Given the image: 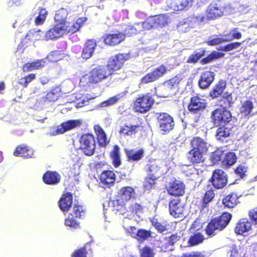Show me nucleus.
Returning a JSON list of instances; mask_svg holds the SVG:
<instances>
[{"mask_svg": "<svg viewBox=\"0 0 257 257\" xmlns=\"http://www.w3.org/2000/svg\"><path fill=\"white\" fill-rule=\"evenodd\" d=\"M83 206L79 205H74L72 212L71 213L72 216L80 218L84 214Z\"/></svg>", "mask_w": 257, "mask_h": 257, "instance_id": "obj_57", "label": "nucleus"}, {"mask_svg": "<svg viewBox=\"0 0 257 257\" xmlns=\"http://www.w3.org/2000/svg\"><path fill=\"white\" fill-rule=\"evenodd\" d=\"M184 211L183 204L178 199L172 200L169 203L170 214L174 217H179L182 215Z\"/></svg>", "mask_w": 257, "mask_h": 257, "instance_id": "obj_17", "label": "nucleus"}, {"mask_svg": "<svg viewBox=\"0 0 257 257\" xmlns=\"http://www.w3.org/2000/svg\"><path fill=\"white\" fill-rule=\"evenodd\" d=\"M61 58L62 56L59 51L52 52L47 57V59L52 62H57Z\"/></svg>", "mask_w": 257, "mask_h": 257, "instance_id": "obj_60", "label": "nucleus"}, {"mask_svg": "<svg viewBox=\"0 0 257 257\" xmlns=\"http://www.w3.org/2000/svg\"><path fill=\"white\" fill-rule=\"evenodd\" d=\"M223 152L221 150H217L211 155V158L214 164L216 163L221 159Z\"/></svg>", "mask_w": 257, "mask_h": 257, "instance_id": "obj_64", "label": "nucleus"}, {"mask_svg": "<svg viewBox=\"0 0 257 257\" xmlns=\"http://www.w3.org/2000/svg\"><path fill=\"white\" fill-rule=\"evenodd\" d=\"M95 84L91 72L83 75L80 80V85L83 87H89Z\"/></svg>", "mask_w": 257, "mask_h": 257, "instance_id": "obj_41", "label": "nucleus"}, {"mask_svg": "<svg viewBox=\"0 0 257 257\" xmlns=\"http://www.w3.org/2000/svg\"><path fill=\"white\" fill-rule=\"evenodd\" d=\"M247 167L244 164L239 165L235 170V173L241 178H243L247 172Z\"/></svg>", "mask_w": 257, "mask_h": 257, "instance_id": "obj_61", "label": "nucleus"}, {"mask_svg": "<svg viewBox=\"0 0 257 257\" xmlns=\"http://www.w3.org/2000/svg\"><path fill=\"white\" fill-rule=\"evenodd\" d=\"M96 42L92 40H89L85 43L82 52V57L83 59H88L90 58L96 47Z\"/></svg>", "mask_w": 257, "mask_h": 257, "instance_id": "obj_22", "label": "nucleus"}, {"mask_svg": "<svg viewBox=\"0 0 257 257\" xmlns=\"http://www.w3.org/2000/svg\"><path fill=\"white\" fill-rule=\"evenodd\" d=\"M128 58L129 56L126 54H119L113 56L109 59L106 67L112 74L122 68L125 61Z\"/></svg>", "mask_w": 257, "mask_h": 257, "instance_id": "obj_6", "label": "nucleus"}, {"mask_svg": "<svg viewBox=\"0 0 257 257\" xmlns=\"http://www.w3.org/2000/svg\"><path fill=\"white\" fill-rule=\"evenodd\" d=\"M205 52V50L204 49H199L195 51L188 58L187 62L191 63H196L204 55Z\"/></svg>", "mask_w": 257, "mask_h": 257, "instance_id": "obj_42", "label": "nucleus"}, {"mask_svg": "<svg viewBox=\"0 0 257 257\" xmlns=\"http://www.w3.org/2000/svg\"><path fill=\"white\" fill-rule=\"evenodd\" d=\"M194 1V0H180V4H181V6H179L177 9L181 10L185 9H188L192 6Z\"/></svg>", "mask_w": 257, "mask_h": 257, "instance_id": "obj_62", "label": "nucleus"}, {"mask_svg": "<svg viewBox=\"0 0 257 257\" xmlns=\"http://www.w3.org/2000/svg\"><path fill=\"white\" fill-rule=\"evenodd\" d=\"M140 24V28L142 30H149L152 28H157L155 16L149 17L144 22Z\"/></svg>", "mask_w": 257, "mask_h": 257, "instance_id": "obj_40", "label": "nucleus"}, {"mask_svg": "<svg viewBox=\"0 0 257 257\" xmlns=\"http://www.w3.org/2000/svg\"><path fill=\"white\" fill-rule=\"evenodd\" d=\"M140 27L141 26L140 23L136 24L135 26L128 25L125 28V33L128 36L136 34L142 31V29Z\"/></svg>", "mask_w": 257, "mask_h": 257, "instance_id": "obj_46", "label": "nucleus"}, {"mask_svg": "<svg viewBox=\"0 0 257 257\" xmlns=\"http://www.w3.org/2000/svg\"><path fill=\"white\" fill-rule=\"evenodd\" d=\"M160 128L162 131L169 132L173 128L174 122L172 116L166 113H160L158 117Z\"/></svg>", "mask_w": 257, "mask_h": 257, "instance_id": "obj_10", "label": "nucleus"}, {"mask_svg": "<svg viewBox=\"0 0 257 257\" xmlns=\"http://www.w3.org/2000/svg\"><path fill=\"white\" fill-rule=\"evenodd\" d=\"M206 21L223 16V8L217 4L209 5L206 10V15H204Z\"/></svg>", "mask_w": 257, "mask_h": 257, "instance_id": "obj_12", "label": "nucleus"}, {"mask_svg": "<svg viewBox=\"0 0 257 257\" xmlns=\"http://www.w3.org/2000/svg\"><path fill=\"white\" fill-rule=\"evenodd\" d=\"M229 213H224L218 218L211 220L206 228V232L208 235H213L216 230H221L229 223L231 218Z\"/></svg>", "mask_w": 257, "mask_h": 257, "instance_id": "obj_2", "label": "nucleus"}, {"mask_svg": "<svg viewBox=\"0 0 257 257\" xmlns=\"http://www.w3.org/2000/svg\"><path fill=\"white\" fill-rule=\"evenodd\" d=\"M90 72L95 84L111 74L106 66L94 68Z\"/></svg>", "mask_w": 257, "mask_h": 257, "instance_id": "obj_14", "label": "nucleus"}, {"mask_svg": "<svg viewBox=\"0 0 257 257\" xmlns=\"http://www.w3.org/2000/svg\"><path fill=\"white\" fill-rule=\"evenodd\" d=\"M214 197V193L212 190H209L206 191L204 199L203 204H204V206L208 203Z\"/></svg>", "mask_w": 257, "mask_h": 257, "instance_id": "obj_63", "label": "nucleus"}, {"mask_svg": "<svg viewBox=\"0 0 257 257\" xmlns=\"http://www.w3.org/2000/svg\"><path fill=\"white\" fill-rule=\"evenodd\" d=\"M90 72L95 84L111 74L106 66L94 68Z\"/></svg>", "mask_w": 257, "mask_h": 257, "instance_id": "obj_13", "label": "nucleus"}, {"mask_svg": "<svg viewBox=\"0 0 257 257\" xmlns=\"http://www.w3.org/2000/svg\"><path fill=\"white\" fill-rule=\"evenodd\" d=\"M135 190L131 187H124L121 188L118 192L116 200L112 201L110 203L117 211L120 209L126 202L135 198Z\"/></svg>", "mask_w": 257, "mask_h": 257, "instance_id": "obj_3", "label": "nucleus"}, {"mask_svg": "<svg viewBox=\"0 0 257 257\" xmlns=\"http://www.w3.org/2000/svg\"><path fill=\"white\" fill-rule=\"evenodd\" d=\"M185 185L180 181L175 180L170 183L167 188L168 193L174 196H181L184 193Z\"/></svg>", "mask_w": 257, "mask_h": 257, "instance_id": "obj_15", "label": "nucleus"}, {"mask_svg": "<svg viewBox=\"0 0 257 257\" xmlns=\"http://www.w3.org/2000/svg\"><path fill=\"white\" fill-rule=\"evenodd\" d=\"M211 118L216 125L228 122L231 120L230 112L223 108H218L212 111Z\"/></svg>", "mask_w": 257, "mask_h": 257, "instance_id": "obj_7", "label": "nucleus"}, {"mask_svg": "<svg viewBox=\"0 0 257 257\" xmlns=\"http://www.w3.org/2000/svg\"><path fill=\"white\" fill-rule=\"evenodd\" d=\"M72 203V196L67 193L63 195L59 201V207L63 211H67Z\"/></svg>", "mask_w": 257, "mask_h": 257, "instance_id": "obj_28", "label": "nucleus"}, {"mask_svg": "<svg viewBox=\"0 0 257 257\" xmlns=\"http://www.w3.org/2000/svg\"><path fill=\"white\" fill-rule=\"evenodd\" d=\"M204 239L203 235L201 233L198 232L190 237L189 243L191 245H197L202 242Z\"/></svg>", "mask_w": 257, "mask_h": 257, "instance_id": "obj_49", "label": "nucleus"}, {"mask_svg": "<svg viewBox=\"0 0 257 257\" xmlns=\"http://www.w3.org/2000/svg\"><path fill=\"white\" fill-rule=\"evenodd\" d=\"M151 232L150 231L140 229L138 230L136 237L139 240H145L151 236Z\"/></svg>", "mask_w": 257, "mask_h": 257, "instance_id": "obj_58", "label": "nucleus"}, {"mask_svg": "<svg viewBox=\"0 0 257 257\" xmlns=\"http://www.w3.org/2000/svg\"><path fill=\"white\" fill-rule=\"evenodd\" d=\"M33 15L35 16V23L36 25H42L47 16L48 12L46 9L40 7L35 8L34 10Z\"/></svg>", "mask_w": 257, "mask_h": 257, "instance_id": "obj_21", "label": "nucleus"}, {"mask_svg": "<svg viewBox=\"0 0 257 257\" xmlns=\"http://www.w3.org/2000/svg\"><path fill=\"white\" fill-rule=\"evenodd\" d=\"M240 45L241 43L239 42L231 43L226 46H219V47L217 48V49L219 51L228 52L238 48Z\"/></svg>", "mask_w": 257, "mask_h": 257, "instance_id": "obj_51", "label": "nucleus"}, {"mask_svg": "<svg viewBox=\"0 0 257 257\" xmlns=\"http://www.w3.org/2000/svg\"><path fill=\"white\" fill-rule=\"evenodd\" d=\"M125 39V35L121 33L118 34H108L104 39L106 44L109 45H115L119 44Z\"/></svg>", "mask_w": 257, "mask_h": 257, "instance_id": "obj_20", "label": "nucleus"}, {"mask_svg": "<svg viewBox=\"0 0 257 257\" xmlns=\"http://www.w3.org/2000/svg\"><path fill=\"white\" fill-rule=\"evenodd\" d=\"M253 105L252 102L249 100H246L242 103L240 108V112L242 116H247L252 115L251 113Z\"/></svg>", "mask_w": 257, "mask_h": 257, "instance_id": "obj_32", "label": "nucleus"}, {"mask_svg": "<svg viewBox=\"0 0 257 257\" xmlns=\"http://www.w3.org/2000/svg\"><path fill=\"white\" fill-rule=\"evenodd\" d=\"M214 79V73L211 71H205L202 73L199 80L200 88L205 89L208 87Z\"/></svg>", "mask_w": 257, "mask_h": 257, "instance_id": "obj_19", "label": "nucleus"}, {"mask_svg": "<svg viewBox=\"0 0 257 257\" xmlns=\"http://www.w3.org/2000/svg\"><path fill=\"white\" fill-rule=\"evenodd\" d=\"M181 79L179 76L174 77L163 83V86L166 89H172L177 87Z\"/></svg>", "mask_w": 257, "mask_h": 257, "instance_id": "obj_47", "label": "nucleus"}, {"mask_svg": "<svg viewBox=\"0 0 257 257\" xmlns=\"http://www.w3.org/2000/svg\"><path fill=\"white\" fill-rule=\"evenodd\" d=\"M236 161V157L234 153L230 152L227 153L223 160V165L225 167L232 165Z\"/></svg>", "mask_w": 257, "mask_h": 257, "instance_id": "obj_43", "label": "nucleus"}, {"mask_svg": "<svg viewBox=\"0 0 257 257\" xmlns=\"http://www.w3.org/2000/svg\"><path fill=\"white\" fill-rule=\"evenodd\" d=\"M224 54L223 53L214 51L212 52L207 57L203 59L201 62L203 64H206L210 62L214 59H217L223 57Z\"/></svg>", "mask_w": 257, "mask_h": 257, "instance_id": "obj_50", "label": "nucleus"}, {"mask_svg": "<svg viewBox=\"0 0 257 257\" xmlns=\"http://www.w3.org/2000/svg\"><path fill=\"white\" fill-rule=\"evenodd\" d=\"M141 257H154L155 252L153 248L146 246L140 250Z\"/></svg>", "mask_w": 257, "mask_h": 257, "instance_id": "obj_52", "label": "nucleus"}, {"mask_svg": "<svg viewBox=\"0 0 257 257\" xmlns=\"http://www.w3.org/2000/svg\"><path fill=\"white\" fill-rule=\"evenodd\" d=\"M57 90H59L58 88L50 90L48 92L45 97L46 100L48 101H55L57 100L58 98V92Z\"/></svg>", "mask_w": 257, "mask_h": 257, "instance_id": "obj_54", "label": "nucleus"}, {"mask_svg": "<svg viewBox=\"0 0 257 257\" xmlns=\"http://www.w3.org/2000/svg\"><path fill=\"white\" fill-rule=\"evenodd\" d=\"M34 151L33 149L25 145H21L16 148L14 152L15 156H21L25 158H29L33 155Z\"/></svg>", "mask_w": 257, "mask_h": 257, "instance_id": "obj_25", "label": "nucleus"}, {"mask_svg": "<svg viewBox=\"0 0 257 257\" xmlns=\"http://www.w3.org/2000/svg\"><path fill=\"white\" fill-rule=\"evenodd\" d=\"M157 177L155 175H152L150 177L146 178L144 182V187L147 190H149L155 184V181Z\"/></svg>", "mask_w": 257, "mask_h": 257, "instance_id": "obj_59", "label": "nucleus"}, {"mask_svg": "<svg viewBox=\"0 0 257 257\" xmlns=\"http://www.w3.org/2000/svg\"><path fill=\"white\" fill-rule=\"evenodd\" d=\"M110 156L112 160V162L115 167H118L120 163V157L119 153V148L118 146L114 147L113 151L111 152Z\"/></svg>", "mask_w": 257, "mask_h": 257, "instance_id": "obj_38", "label": "nucleus"}, {"mask_svg": "<svg viewBox=\"0 0 257 257\" xmlns=\"http://www.w3.org/2000/svg\"><path fill=\"white\" fill-rule=\"evenodd\" d=\"M46 61L44 59L38 60L32 63H28L23 66L24 71L32 70L33 69H39L44 67Z\"/></svg>", "mask_w": 257, "mask_h": 257, "instance_id": "obj_34", "label": "nucleus"}, {"mask_svg": "<svg viewBox=\"0 0 257 257\" xmlns=\"http://www.w3.org/2000/svg\"><path fill=\"white\" fill-rule=\"evenodd\" d=\"M140 24V28L142 30H149L152 28H157L155 16L149 17L144 22Z\"/></svg>", "mask_w": 257, "mask_h": 257, "instance_id": "obj_39", "label": "nucleus"}, {"mask_svg": "<svg viewBox=\"0 0 257 257\" xmlns=\"http://www.w3.org/2000/svg\"><path fill=\"white\" fill-rule=\"evenodd\" d=\"M206 104V102L205 99L198 96L193 97L188 105V109L193 113H197L198 111L204 109Z\"/></svg>", "mask_w": 257, "mask_h": 257, "instance_id": "obj_16", "label": "nucleus"}, {"mask_svg": "<svg viewBox=\"0 0 257 257\" xmlns=\"http://www.w3.org/2000/svg\"><path fill=\"white\" fill-rule=\"evenodd\" d=\"M138 126L137 125H125L121 127L119 131V133L124 135L131 136L136 133V130Z\"/></svg>", "mask_w": 257, "mask_h": 257, "instance_id": "obj_44", "label": "nucleus"}, {"mask_svg": "<svg viewBox=\"0 0 257 257\" xmlns=\"http://www.w3.org/2000/svg\"><path fill=\"white\" fill-rule=\"evenodd\" d=\"M177 29L179 31L185 33L189 31L191 28L185 18L178 23Z\"/></svg>", "mask_w": 257, "mask_h": 257, "instance_id": "obj_53", "label": "nucleus"}, {"mask_svg": "<svg viewBox=\"0 0 257 257\" xmlns=\"http://www.w3.org/2000/svg\"><path fill=\"white\" fill-rule=\"evenodd\" d=\"M43 179L45 183L55 185L60 182L61 177L56 172L48 171L44 175Z\"/></svg>", "mask_w": 257, "mask_h": 257, "instance_id": "obj_24", "label": "nucleus"}, {"mask_svg": "<svg viewBox=\"0 0 257 257\" xmlns=\"http://www.w3.org/2000/svg\"><path fill=\"white\" fill-rule=\"evenodd\" d=\"M156 27L157 28L165 27L169 22V17L166 15H161L155 16Z\"/></svg>", "mask_w": 257, "mask_h": 257, "instance_id": "obj_45", "label": "nucleus"}, {"mask_svg": "<svg viewBox=\"0 0 257 257\" xmlns=\"http://www.w3.org/2000/svg\"><path fill=\"white\" fill-rule=\"evenodd\" d=\"M100 179L101 184L104 185H110L115 181L114 173L111 171H103L100 175Z\"/></svg>", "mask_w": 257, "mask_h": 257, "instance_id": "obj_27", "label": "nucleus"}, {"mask_svg": "<svg viewBox=\"0 0 257 257\" xmlns=\"http://www.w3.org/2000/svg\"><path fill=\"white\" fill-rule=\"evenodd\" d=\"M86 21V18H81L76 22L71 24L68 22H58L47 31V36L51 40L57 39L67 34H73L76 32L81 25Z\"/></svg>", "mask_w": 257, "mask_h": 257, "instance_id": "obj_1", "label": "nucleus"}, {"mask_svg": "<svg viewBox=\"0 0 257 257\" xmlns=\"http://www.w3.org/2000/svg\"><path fill=\"white\" fill-rule=\"evenodd\" d=\"M80 148L85 155L91 156L95 149V141L93 135L85 134L80 139Z\"/></svg>", "mask_w": 257, "mask_h": 257, "instance_id": "obj_4", "label": "nucleus"}, {"mask_svg": "<svg viewBox=\"0 0 257 257\" xmlns=\"http://www.w3.org/2000/svg\"><path fill=\"white\" fill-rule=\"evenodd\" d=\"M240 195L236 193H231L226 196L222 200L223 205L228 208H233L239 203L238 199Z\"/></svg>", "mask_w": 257, "mask_h": 257, "instance_id": "obj_23", "label": "nucleus"}, {"mask_svg": "<svg viewBox=\"0 0 257 257\" xmlns=\"http://www.w3.org/2000/svg\"><path fill=\"white\" fill-rule=\"evenodd\" d=\"M188 22L190 27L192 28L201 23L207 22L205 16L195 17L194 16L189 17L186 18Z\"/></svg>", "mask_w": 257, "mask_h": 257, "instance_id": "obj_37", "label": "nucleus"}, {"mask_svg": "<svg viewBox=\"0 0 257 257\" xmlns=\"http://www.w3.org/2000/svg\"><path fill=\"white\" fill-rule=\"evenodd\" d=\"M125 153L129 160L139 161L143 158L144 151L143 149L138 151L131 150H126Z\"/></svg>", "mask_w": 257, "mask_h": 257, "instance_id": "obj_35", "label": "nucleus"}, {"mask_svg": "<svg viewBox=\"0 0 257 257\" xmlns=\"http://www.w3.org/2000/svg\"><path fill=\"white\" fill-rule=\"evenodd\" d=\"M203 154V152L192 149L188 153L187 158L192 163H200L204 161Z\"/></svg>", "mask_w": 257, "mask_h": 257, "instance_id": "obj_30", "label": "nucleus"}, {"mask_svg": "<svg viewBox=\"0 0 257 257\" xmlns=\"http://www.w3.org/2000/svg\"><path fill=\"white\" fill-rule=\"evenodd\" d=\"M47 32L44 33L40 30H30L28 33L26 38L28 39H32L33 40H40L45 39L48 40L50 39L47 36Z\"/></svg>", "mask_w": 257, "mask_h": 257, "instance_id": "obj_31", "label": "nucleus"}, {"mask_svg": "<svg viewBox=\"0 0 257 257\" xmlns=\"http://www.w3.org/2000/svg\"><path fill=\"white\" fill-rule=\"evenodd\" d=\"M252 224L247 218H242L240 219L236 224L235 228V232L239 235H244V233H247L251 230Z\"/></svg>", "mask_w": 257, "mask_h": 257, "instance_id": "obj_18", "label": "nucleus"}, {"mask_svg": "<svg viewBox=\"0 0 257 257\" xmlns=\"http://www.w3.org/2000/svg\"><path fill=\"white\" fill-rule=\"evenodd\" d=\"M80 124L81 121L80 120H70L58 125V131H59V133H62V134H63L68 131L76 127Z\"/></svg>", "mask_w": 257, "mask_h": 257, "instance_id": "obj_29", "label": "nucleus"}, {"mask_svg": "<svg viewBox=\"0 0 257 257\" xmlns=\"http://www.w3.org/2000/svg\"><path fill=\"white\" fill-rule=\"evenodd\" d=\"M122 97V95L120 94L111 97L109 99L102 102L101 106L105 107L113 105L118 100H119Z\"/></svg>", "mask_w": 257, "mask_h": 257, "instance_id": "obj_56", "label": "nucleus"}, {"mask_svg": "<svg viewBox=\"0 0 257 257\" xmlns=\"http://www.w3.org/2000/svg\"><path fill=\"white\" fill-rule=\"evenodd\" d=\"M154 103V99L149 94L139 95L134 102L136 111L145 112L150 110Z\"/></svg>", "mask_w": 257, "mask_h": 257, "instance_id": "obj_5", "label": "nucleus"}, {"mask_svg": "<svg viewBox=\"0 0 257 257\" xmlns=\"http://www.w3.org/2000/svg\"><path fill=\"white\" fill-rule=\"evenodd\" d=\"M232 133V131L230 128L223 126L217 129L216 137L217 140L223 141V139L228 137Z\"/></svg>", "mask_w": 257, "mask_h": 257, "instance_id": "obj_36", "label": "nucleus"}, {"mask_svg": "<svg viewBox=\"0 0 257 257\" xmlns=\"http://www.w3.org/2000/svg\"><path fill=\"white\" fill-rule=\"evenodd\" d=\"M178 239L177 236L175 235L166 238L163 237L161 240H157V245L163 251L172 250L174 248V244Z\"/></svg>", "mask_w": 257, "mask_h": 257, "instance_id": "obj_11", "label": "nucleus"}, {"mask_svg": "<svg viewBox=\"0 0 257 257\" xmlns=\"http://www.w3.org/2000/svg\"><path fill=\"white\" fill-rule=\"evenodd\" d=\"M68 15L67 10L64 8H61L56 12L55 20L57 22H66L65 20Z\"/></svg>", "mask_w": 257, "mask_h": 257, "instance_id": "obj_48", "label": "nucleus"}, {"mask_svg": "<svg viewBox=\"0 0 257 257\" xmlns=\"http://www.w3.org/2000/svg\"><path fill=\"white\" fill-rule=\"evenodd\" d=\"M191 143L192 149L204 153L207 151L208 147L207 143L200 138H193Z\"/></svg>", "mask_w": 257, "mask_h": 257, "instance_id": "obj_26", "label": "nucleus"}, {"mask_svg": "<svg viewBox=\"0 0 257 257\" xmlns=\"http://www.w3.org/2000/svg\"><path fill=\"white\" fill-rule=\"evenodd\" d=\"M169 70L168 68L164 65H161L156 68L152 72L147 74L141 79L142 83H148L158 80L163 76Z\"/></svg>", "mask_w": 257, "mask_h": 257, "instance_id": "obj_8", "label": "nucleus"}, {"mask_svg": "<svg viewBox=\"0 0 257 257\" xmlns=\"http://www.w3.org/2000/svg\"><path fill=\"white\" fill-rule=\"evenodd\" d=\"M152 225L160 232H163L167 230V226L166 224L161 223L156 218H153L151 220Z\"/></svg>", "mask_w": 257, "mask_h": 257, "instance_id": "obj_55", "label": "nucleus"}, {"mask_svg": "<svg viewBox=\"0 0 257 257\" xmlns=\"http://www.w3.org/2000/svg\"><path fill=\"white\" fill-rule=\"evenodd\" d=\"M211 181L215 188L217 189L222 188L227 184V175L222 170H215L213 172Z\"/></svg>", "mask_w": 257, "mask_h": 257, "instance_id": "obj_9", "label": "nucleus"}, {"mask_svg": "<svg viewBox=\"0 0 257 257\" xmlns=\"http://www.w3.org/2000/svg\"><path fill=\"white\" fill-rule=\"evenodd\" d=\"M226 87L225 82L221 80L216 84L213 90L210 92V95L212 98H216L221 95Z\"/></svg>", "mask_w": 257, "mask_h": 257, "instance_id": "obj_33", "label": "nucleus"}]
</instances>
